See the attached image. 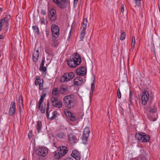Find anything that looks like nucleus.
Masks as SVG:
<instances>
[{"label":"nucleus","mask_w":160,"mask_h":160,"mask_svg":"<svg viewBox=\"0 0 160 160\" xmlns=\"http://www.w3.org/2000/svg\"><path fill=\"white\" fill-rule=\"evenodd\" d=\"M68 151V148L66 147L63 146H60L58 150L55 152L54 158L56 159H59L67 153Z\"/></svg>","instance_id":"f257e3e1"},{"label":"nucleus","mask_w":160,"mask_h":160,"mask_svg":"<svg viewBox=\"0 0 160 160\" xmlns=\"http://www.w3.org/2000/svg\"><path fill=\"white\" fill-rule=\"evenodd\" d=\"M135 137V138L139 141L142 142H148L150 139V137L149 135L142 132L136 133Z\"/></svg>","instance_id":"f03ea898"},{"label":"nucleus","mask_w":160,"mask_h":160,"mask_svg":"<svg viewBox=\"0 0 160 160\" xmlns=\"http://www.w3.org/2000/svg\"><path fill=\"white\" fill-rule=\"evenodd\" d=\"M63 103L66 107L71 108L74 106V103L70 95L65 96L63 99Z\"/></svg>","instance_id":"7ed1b4c3"},{"label":"nucleus","mask_w":160,"mask_h":160,"mask_svg":"<svg viewBox=\"0 0 160 160\" xmlns=\"http://www.w3.org/2000/svg\"><path fill=\"white\" fill-rule=\"evenodd\" d=\"M157 111V108L154 105L152 107H150L148 117L150 120L154 121L156 119V117L154 116V114H156Z\"/></svg>","instance_id":"20e7f679"},{"label":"nucleus","mask_w":160,"mask_h":160,"mask_svg":"<svg viewBox=\"0 0 160 160\" xmlns=\"http://www.w3.org/2000/svg\"><path fill=\"white\" fill-rule=\"evenodd\" d=\"M57 6L61 9L65 8L67 3L69 2V0H52Z\"/></svg>","instance_id":"39448f33"},{"label":"nucleus","mask_w":160,"mask_h":160,"mask_svg":"<svg viewBox=\"0 0 160 160\" xmlns=\"http://www.w3.org/2000/svg\"><path fill=\"white\" fill-rule=\"evenodd\" d=\"M52 105L57 108H60L62 105V102L57 98L52 97L51 98Z\"/></svg>","instance_id":"423d86ee"},{"label":"nucleus","mask_w":160,"mask_h":160,"mask_svg":"<svg viewBox=\"0 0 160 160\" xmlns=\"http://www.w3.org/2000/svg\"><path fill=\"white\" fill-rule=\"evenodd\" d=\"M149 94L148 92L145 90L143 92L141 98L142 104L145 105L147 104V102L149 100Z\"/></svg>","instance_id":"0eeeda50"},{"label":"nucleus","mask_w":160,"mask_h":160,"mask_svg":"<svg viewBox=\"0 0 160 160\" xmlns=\"http://www.w3.org/2000/svg\"><path fill=\"white\" fill-rule=\"evenodd\" d=\"M47 148L45 147H42L36 150V152L39 156L44 157L47 154Z\"/></svg>","instance_id":"6e6552de"},{"label":"nucleus","mask_w":160,"mask_h":160,"mask_svg":"<svg viewBox=\"0 0 160 160\" xmlns=\"http://www.w3.org/2000/svg\"><path fill=\"white\" fill-rule=\"evenodd\" d=\"M89 133L90 130L89 128L86 127L83 130L82 138L84 143H85L87 142Z\"/></svg>","instance_id":"1a4fd4ad"},{"label":"nucleus","mask_w":160,"mask_h":160,"mask_svg":"<svg viewBox=\"0 0 160 160\" xmlns=\"http://www.w3.org/2000/svg\"><path fill=\"white\" fill-rule=\"evenodd\" d=\"M48 16L51 18V21H54L56 19V11L55 9L52 8L50 10Z\"/></svg>","instance_id":"9d476101"},{"label":"nucleus","mask_w":160,"mask_h":160,"mask_svg":"<svg viewBox=\"0 0 160 160\" xmlns=\"http://www.w3.org/2000/svg\"><path fill=\"white\" fill-rule=\"evenodd\" d=\"M48 89L47 88L44 89L42 91V95L41 96L38 102V108L40 109L41 107V105L43 101L44 98L45 97L47 93L48 92Z\"/></svg>","instance_id":"9b49d317"},{"label":"nucleus","mask_w":160,"mask_h":160,"mask_svg":"<svg viewBox=\"0 0 160 160\" xmlns=\"http://www.w3.org/2000/svg\"><path fill=\"white\" fill-rule=\"evenodd\" d=\"M67 64L71 68H74L78 65V64L75 63V60L73 57H71L67 61Z\"/></svg>","instance_id":"f8f14e48"},{"label":"nucleus","mask_w":160,"mask_h":160,"mask_svg":"<svg viewBox=\"0 0 160 160\" xmlns=\"http://www.w3.org/2000/svg\"><path fill=\"white\" fill-rule=\"evenodd\" d=\"M15 112V102L11 103L10 107L9 110L8 114L10 116H12Z\"/></svg>","instance_id":"ddd939ff"},{"label":"nucleus","mask_w":160,"mask_h":160,"mask_svg":"<svg viewBox=\"0 0 160 160\" xmlns=\"http://www.w3.org/2000/svg\"><path fill=\"white\" fill-rule=\"evenodd\" d=\"M69 142L71 144H73L77 142L76 135L75 134L70 133L68 135Z\"/></svg>","instance_id":"4468645a"},{"label":"nucleus","mask_w":160,"mask_h":160,"mask_svg":"<svg viewBox=\"0 0 160 160\" xmlns=\"http://www.w3.org/2000/svg\"><path fill=\"white\" fill-rule=\"evenodd\" d=\"M71 156L77 160H79L81 159L80 153L77 150H73Z\"/></svg>","instance_id":"2eb2a0df"},{"label":"nucleus","mask_w":160,"mask_h":160,"mask_svg":"<svg viewBox=\"0 0 160 160\" xmlns=\"http://www.w3.org/2000/svg\"><path fill=\"white\" fill-rule=\"evenodd\" d=\"M64 113L66 117L70 119V120L73 122L75 121L76 120V118L74 115L69 111H67L66 112L64 111Z\"/></svg>","instance_id":"dca6fc26"},{"label":"nucleus","mask_w":160,"mask_h":160,"mask_svg":"<svg viewBox=\"0 0 160 160\" xmlns=\"http://www.w3.org/2000/svg\"><path fill=\"white\" fill-rule=\"evenodd\" d=\"M73 82L75 85L78 86L82 84L83 82V80L81 77L78 76L74 79Z\"/></svg>","instance_id":"f3484780"},{"label":"nucleus","mask_w":160,"mask_h":160,"mask_svg":"<svg viewBox=\"0 0 160 160\" xmlns=\"http://www.w3.org/2000/svg\"><path fill=\"white\" fill-rule=\"evenodd\" d=\"M39 53L38 50L36 51H34V53L32 54V60L34 62H36L37 60L38 59Z\"/></svg>","instance_id":"a211bd4d"},{"label":"nucleus","mask_w":160,"mask_h":160,"mask_svg":"<svg viewBox=\"0 0 160 160\" xmlns=\"http://www.w3.org/2000/svg\"><path fill=\"white\" fill-rule=\"evenodd\" d=\"M68 91V88L66 86H63L60 88L59 92L62 94H66Z\"/></svg>","instance_id":"6ab92c4d"},{"label":"nucleus","mask_w":160,"mask_h":160,"mask_svg":"<svg viewBox=\"0 0 160 160\" xmlns=\"http://www.w3.org/2000/svg\"><path fill=\"white\" fill-rule=\"evenodd\" d=\"M67 73H66L62 76L60 79V81L61 82H68L70 81V79L67 78V76H68Z\"/></svg>","instance_id":"aec40b11"},{"label":"nucleus","mask_w":160,"mask_h":160,"mask_svg":"<svg viewBox=\"0 0 160 160\" xmlns=\"http://www.w3.org/2000/svg\"><path fill=\"white\" fill-rule=\"evenodd\" d=\"M56 136L57 138L61 140L65 139L66 136L64 133L63 132L57 133Z\"/></svg>","instance_id":"412c9836"},{"label":"nucleus","mask_w":160,"mask_h":160,"mask_svg":"<svg viewBox=\"0 0 160 160\" xmlns=\"http://www.w3.org/2000/svg\"><path fill=\"white\" fill-rule=\"evenodd\" d=\"M36 127L38 132H39L42 127V122L41 121H38L37 122V124L36 126Z\"/></svg>","instance_id":"4be33fe9"},{"label":"nucleus","mask_w":160,"mask_h":160,"mask_svg":"<svg viewBox=\"0 0 160 160\" xmlns=\"http://www.w3.org/2000/svg\"><path fill=\"white\" fill-rule=\"evenodd\" d=\"M58 30L59 31V27L56 24H52L51 27L52 32H58Z\"/></svg>","instance_id":"5701e85b"},{"label":"nucleus","mask_w":160,"mask_h":160,"mask_svg":"<svg viewBox=\"0 0 160 160\" xmlns=\"http://www.w3.org/2000/svg\"><path fill=\"white\" fill-rule=\"evenodd\" d=\"M47 68L46 67L43 66L42 67L40 66V70L42 72L43 74H46L47 73Z\"/></svg>","instance_id":"b1692460"},{"label":"nucleus","mask_w":160,"mask_h":160,"mask_svg":"<svg viewBox=\"0 0 160 160\" xmlns=\"http://www.w3.org/2000/svg\"><path fill=\"white\" fill-rule=\"evenodd\" d=\"M87 24V20L86 18H84L82 24L83 29L86 30V27Z\"/></svg>","instance_id":"393cba45"},{"label":"nucleus","mask_w":160,"mask_h":160,"mask_svg":"<svg viewBox=\"0 0 160 160\" xmlns=\"http://www.w3.org/2000/svg\"><path fill=\"white\" fill-rule=\"evenodd\" d=\"M86 32V30L82 29V30L80 35V39L82 41L84 37L85 34Z\"/></svg>","instance_id":"a878e982"},{"label":"nucleus","mask_w":160,"mask_h":160,"mask_svg":"<svg viewBox=\"0 0 160 160\" xmlns=\"http://www.w3.org/2000/svg\"><path fill=\"white\" fill-rule=\"evenodd\" d=\"M67 74H69L68 75V76H67V78L69 79L70 80L73 78L75 76L73 72L67 73Z\"/></svg>","instance_id":"bb28decb"},{"label":"nucleus","mask_w":160,"mask_h":160,"mask_svg":"<svg viewBox=\"0 0 160 160\" xmlns=\"http://www.w3.org/2000/svg\"><path fill=\"white\" fill-rule=\"evenodd\" d=\"M46 107V104L44 103L41 105L40 109L41 112L42 113H44L45 112V108Z\"/></svg>","instance_id":"cd10ccee"},{"label":"nucleus","mask_w":160,"mask_h":160,"mask_svg":"<svg viewBox=\"0 0 160 160\" xmlns=\"http://www.w3.org/2000/svg\"><path fill=\"white\" fill-rule=\"evenodd\" d=\"M82 72V70L80 68H78L76 70V73L77 75L79 76L84 75Z\"/></svg>","instance_id":"c85d7f7f"},{"label":"nucleus","mask_w":160,"mask_h":160,"mask_svg":"<svg viewBox=\"0 0 160 160\" xmlns=\"http://www.w3.org/2000/svg\"><path fill=\"white\" fill-rule=\"evenodd\" d=\"M18 105H20L21 106H23V98L22 96H20L19 97Z\"/></svg>","instance_id":"c756f323"},{"label":"nucleus","mask_w":160,"mask_h":160,"mask_svg":"<svg viewBox=\"0 0 160 160\" xmlns=\"http://www.w3.org/2000/svg\"><path fill=\"white\" fill-rule=\"evenodd\" d=\"M32 28L34 30L35 32L37 33L38 34H39V29L37 26H33L32 27Z\"/></svg>","instance_id":"7c9ffc66"},{"label":"nucleus","mask_w":160,"mask_h":160,"mask_svg":"<svg viewBox=\"0 0 160 160\" xmlns=\"http://www.w3.org/2000/svg\"><path fill=\"white\" fill-rule=\"evenodd\" d=\"M52 93L53 95L56 96L58 94V91L57 88H54L52 90Z\"/></svg>","instance_id":"2f4dec72"},{"label":"nucleus","mask_w":160,"mask_h":160,"mask_svg":"<svg viewBox=\"0 0 160 160\" xmlns=\"http://www.w3.org/2000/svg\"><path fill=\"white\" fill-rule=\"evenodd\" d=\"M126 37V34L123 31H122L120 37V40H122L124 39Z\"/></svg>","instance_id":"473e14b6"},{"label":"nucleus","mask_w":160,"mask_h":160,"mask_svg":"<svg viewBox=\"0 0 160 160\" xmlns=\"http://www.w3.org/2000/svg\"><path fill=\"white\" fill-rule=\"evenodd\" d=\"M52 36L55 38H57L58 37L59 34V31L58 30V32H52Z\"/></svg>","instance_id":"72a5a7b5"},{"label":"nucleus","mask_w":160,"mask_h":160,"mask_svg":"<svg viewBox=\"0 0 160 160\" xmlns=\"http://www.w3.org/2000/svg\"><path fill=\"white\" fill-rule=\"evenodd\" d=\"M57 112L56 111H54L52 113V116L49 118L51 120H53L57 117Z\"/></svg>","instance_id":"f704fd0d"},{"label":"nucleus","mask_w":160,"mask_h":160,"mask_svg":"<svg viewBox=\"0 0 160 160\" xmlns=\"http://www.w3.org/2000/svg\"><path fill=\"white\" fill-rule=\"evenodd\" d=\"M135 38L134 36H133L132 37V47L134 48L135 46Z\"/></svg>","instance_id":"c9c22d12"},{"label":"nucleus","mask_w":160,"mask_h":160,"mask_svg":"<svg viewBox=\"0 0 160 160\" xmlns=\"http://www.w3.org/2000/svg\"><path fill=\"white\" fill-rule=\"evenodd\" d=\"M79 68H80L82 71V73L84 75H85L86 73V68L84 67H81Z\"/></svg>","instance_id":"e433bc0d"},{"label":"nucleus","mask_w":160,"mask_h":160,"mask_svg":"<svg viewBox=\"0 0 160 160\" xmlns=\"http://www.w3.org/2000/svg\"><path fill=\"white\" fill-rule=\"evenodd\" d=\"M8 21H6L5 26L4 29V30H5V32H7L8 31Z\"/></svg>","instance_id":"4c0bfd02"},{"label":"nucleus","mask_w":160,"mask_h":160,"mask_svg":"<svg viewBox=\"0 0 160 160\" xmlns=\"http://www.w3.org/2000/svg\"><path fill=\"white\" fill-rule=\"evenodd\" d=\"M75 63L76 64H78V65H79L81 62V58L78 57V58L75 59Z\"/></svg>","instance_id":"58836bf2"},{"label":"nucleus","mask_w":160,"mask_h":160,"mask_svg":"<svg viewBox=\"0 0 160 160\" xmlns=\"http://www.w3.org/2000/svg\"><path fill=\"white\" fill-rule=\"evenodd\" d=\"M129 93V101L130 102H131L132 99H134V96H133L132 93L130 90Z\"/></svg>","instance_id":"ea45409f"},{"label":"nucleus","mask_w":160,"mask_h":160,"mask_svg":"<svg viewBox=\"0 0 160 160\" xmlns=\"http://www.w3.org/2000/svg\"><path fill=\"white\" fill-rule=\"evenodd\" d=\"M5 18H3L1 19L0 21V25L3 26V24L5 23Z\"/></svg>","instance_id":"a19ab883"},{"label":"nucleus","mask_w":160,"mask_h":160,"mask_svg":"<svg viewBox=\"0 0 160 160\" xmlns=\"http://www.w3.org/2000/svg\"><path fill=\"white\" fill-rule=\"evenodd\" d=\"M42 83L41 84V82H40V83L39 84V89L40 90H42L43 91V89L44 88H42V86H43V79H42Z\"/></svg>","instance_id":"79ce46f5"},{"label":"nucleus","mask_w":160,"mask_h":160,"mask_svg":"<svg viewBox=\"0 0 160 160\" xmlns=\"http://www.w3.org/2000/svg\"><path fill=\"white\" fill-rule=\"evenodd\" d=\"M141 0H134L136 5L138 6H139L140 5V2Z\"/></svg>","instance_id":"37998d69"},{"label":"nucleus","mask_w":160,"mask_h":160,"mask_svg":"<svg viewBox=\"0 0 160 160\" xmlns=\"http://www.w3.org/2000/svg\"><path fill=\"white\" fill-rule=\"evenodd\" d=\"M117 94H118V98H121V93L120 91V90L119 89L118 90Z\"/></svg>","instance_id":"c03bdc74"},{"label":"nucleus","mask_w":160,"mask_h":160,"mask_svg":"<svg viewBox=\"0 0 160 160\" xmlns=\"http://www.w3.org/2000/svg\"><path fill=\"white\" fill-rule=\"evenodd\" d=\"M78 57H81L80 55L78 53H75L73 57L74 59H76L78 58Z\"/></svg>","instance_id":"a18cd8bd"},{"label":"nucleus","mask_w":160,"mask_h":160,"mask_svg":"<svg viewBox=\"0 0 160 160\" xmlns=\"http://www.w3.org/2000/svg\"><path fill=\"white\" fill-rule=\"evenodd\" d=\"M23 106H21L20 105H18V111L20 113V115L21 114V112L22 110V108Z\"/></svg>","instance_id":"49530a36"},{"label":"nucleus","mask_w":160,"mask_h":160,"mask_svg":"<svg viewBox=\"0 0 160 160\" xmlns=\"http://www.w3.org/2000/svg\"><path fill=\"white\" fill-rule=\"evenodd\" d=\"M95 87V84L94 83H92L91 85V89L92 91V93L93 92Z\"/></svg>","instance_id":"de8ad7c7"},{"label":"nucleus","mask_w":160,"mask_h":160,"mask_svg":"<svg viewBox=\"0 0 160 160\" xmlns=\"http://www.w3.org/2000/svg\"><path fill=\"white\" fill-rule=\"evenodd\" d=\"M45 19L44 17H42L41 19V22L42 24H45Z\"/></svg>","instance_id":"09e8293b"},{"label":"nucleus","mask_w":160,"mask_h":160,"mask_svg":"<svg viewBox=\"0 0 160 160\" xmlns=\"http://www.w3.org/2000/svg\"><path fill=\"white\" fill-rule=\"evenodd\" d=\"M28 136L29 139L31 138L32 137V130L29 132Z\"/></svg>","instance_id":"8fccbe9b"},{"label":"nucleus","mask_w":160,"mask_h":160,"mask_svg":"<svg viewBox=\"0 0 160 160\" xmlns=\"http://www.w3.org/2000/svg\"><path fill=\"white\" fill-rule=\"evenodd\" d=\"M45 62V60L44 59V58L42 59V61L41 63L40 64V66H41L42 67L43 66H44V63Z\"/></svg>","instance_id":"3c124183"},{"label":"nucleus","mask_w":160,"mask_h":160,"mask_svg":"<svg viewBox=\"0 0 160 160\" xmlns=\"http://www.w3.org/2000/svg\"><path fill=\"white\" fill-rule=\"evenodd\" d=\"M39 83H40V82H39L38 80L36 79L35 81V85H37L38 84L39 85Z\"/></svg>","instance_id":"603ef678"},{"label":"nucleus","mask_w":160,"mask_h":160,"mask_svg":"<svg viewBox=\"0 0 160 160\" xmlns=\"http://www.w3.org/2000/svg\"><path fill=\"white\" fill-rule=\"evenodd\" d=\"M121 7H122V9H121V12H124V5L123 4H122V5H121Z\"/></svg>","instance_id":"864d4df0"},{"label":"nucleus","mask_w":160,"mask_h":160,"mask_svg":"<svg viewBox=\"0 0 160 160\" xmlns=\"http://www.w3.org/2000/svg\"><path fill=\"white\" fill-rule=\"evenodd\" d=\"M41 12L42 14L43 15H45L46 13V12L44 10H42Z\"/></svg>","instance_id":"5fc2aeb1"},{"label":"nucleus","mask_w":160,"mask_h":160,"mask_svg":"<svg viewBox=\"0 0 160 160\" xmlns=\"http://www.w3.org/2000/svg\"><path fill=\"white\" fill-rule=\"evenodd\" d=\"M46 34L47 37L49 35V32L48 31H46Z\"/></svg>","instance_id":"6e6d98bb"},{"label":"nucleus","mask_w":160,"mask_h":160,"mask_svg":"<svg viewBox=\"0 0 160 160\" xmlns=\"http://www.w3.org/2000/svg\"><path fill=\"white\" fill-rule=\"evenodd\" d=\"M66 160H73V159L71 157H68L66 158Z\"/></svg>","instance_id":"4d7b16f0"},{"label":"nucleus","mask_w":160,"mask_h":160,"mask_svg":"<svg viewBox=\"0 0 160 160\" xmlns=\"http://www.w3.org/2000/svg\"><path fill=\"white\" fill-rule=\"evenodd\" d=\"M153 52L154 53V54L155 56V57L157 59V56H156V53H155V52L154 47V46H153Z\"/></svg>","instance_id":"13d9d810"},{"label":"nucleus","mask_w":160,"mask_h":160,"mask_svg":"<svg viewBox=\"0 0 160 160\" xmlns=\"http://www.w3.org/2000/svg\"><path fill=\"white\" fill-rule=\"evenodd\" d=\"M46 112V116L48 118H49V114L48 112Z\"/></svg>","instance_id":"bf43d9fd"},{"label":"nucleus","mask_w":160,"mask_h":160,"mask_svg":"<svg viewBox=\"0 0 160 160\" xmlns=\"http://www.w3.org/2000/svg\"><path fill=\"white\" fill-rule=\"evenodd\" d=\"M4 38V37L2 35H0V39H3Z\"/></svg>","instance_id":"052dcab7"},{"label":"nucleus","mask_w":160,"mask_h":160,"mask_svg":"<svg viewBox=\"0 0 160 160\" xmlns=\"http://www.w3.org/2000/svg\"><path fill=\"white\" fill-rule=\"evenodd\" d=\"M49 107H47L46 108V112H48V110H49Z\"/></svg>","instance_id":"680f3d73"},{"label":"nucleus","mask_w":160,"mask_h":160,"mask_svg":"<svg viewBox=\"0 0 160 160\" xmlns=\"http://www.w3.org/2000/svg\"><path fill=\"white\" fill-rule=\"evenodd\" d=\"M153 98V97L152 98V97H150V103H151L152 102V99Z\"/></svg>","instance_id":"e2e57ef3"},{"label":"nucleus","mask_w":160,"mask_h":160,"mask_svg":"<svg viewBox=\"0 0 160 160\" xmlns=\"http://www.w3.org/2000/svg\"><path fill=\"white\" fill-rule=\"evenodd\" d=\"M78 0H74V4L76 3L77 4L78 3Z\"/></svg>","instance_id":"0e129e2a"},{"label":"nucleus","mask_w":160,"mask_h":160,"mask_svg":"<svg viewBox=\"0 0 160 160\" xmlns=\"http://www.w3.org/2000/svg\"><path fill=\"white\" fill-rule=\"evenodd\" d=\"M49 101H48L47 103V107H49Z\"/></svg>","instance_id":"69168bd1"},{"label":"nucleus","mask_w":160,"mask_h":160,"mask_svg":"<svg viewBox=\"0 0 160 160\" xmlns=\"http://www.w3.org/2000/svg\"><path fill=\"white\" fill-rule=\"evenodd\" d=\"M2 26L1 25H0V31L2 29Z\"/></svg>","instance_id":"338daca9"},{"label":"nucleus","mask_w":160,"mask_h":160,"mask_svg":"<svg viewBox=\"0 0 160 160\" xmlns=\"http://www.w3.org/2000/svg\"><path fill=\"white\" fill-rule=\"evenodd\" d=\"M2 9L1 8H0V12H1L2 11Z\"/></svg>","instance_id":"774afa93"}]
</instances>
